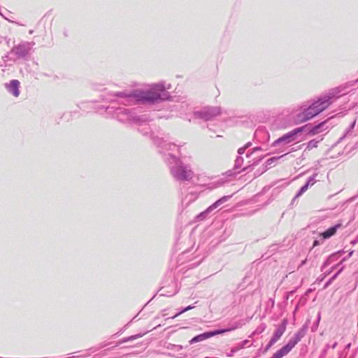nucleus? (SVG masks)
Instances as JSON below:
<instances>
[{"instance_id": "obj_47", "label": "nucleus", "mask_w": 358, "mask_h": 358, "mask_svg": "<svg viewBox=\"0 0 358 358\" xmlns=\"http://www.w3.org/2000/svg\"><path fill=\"white\" fill-rule=\"evenodd\" d=\"M250 167H251V166H248L247 167L243 168V171H247V170H248Z\"/></svg>"}, {"instance_id": "obj_39", "label": "nucleus", "mask_w": 358, "mask_h": 358, "mask_svg": "<svg viewBox=\"0 0 358 358\" xmlns=\"http://www.w3.org/2000/svg\"><path fill=\"white\" fill-rule=\"evenodd\" d=\"M174 348L176 349L177 351L181 350L183 348V347L180 345H174Z\"/></svg>"}, {"instance_id": "obj_8", "label": "nucleus", "mask_w": 358, "mask_h": 358, "mask_svg": "<svg viewBox=\"0 0 358 358\" xmlns=\"http://www.w3.org/2000/svg\"><path fill=\"white\" fill-rule=\"evenodd\" d=\"M308 125H304L303 127L295 128L288 133L284 134L281 137L278 138L277 140L272 143L271 145L273 147H276L280 144L286 145L292 143L296 140L297 134L301 133L303 130L308 129Z\"/></svg>"}, {"instance_id": "obj_36", "label": "nucleus", "mask_w": 358, "mask_h": 358, "mask_svg": "<svg viewBox=\"0 0 358 358\" xmlns=\"http://www.w3.org/2000/svg\"><path fill=\"white\" fill-rule=\"evenodd\" d=\"M308 185L307 183L304 184L301 188L300 189H301L303 192H305L308 188Z\"/></svg>"}, {"instance_id": "obj_12", "label": "nucleus", "mask_w": 358, "mask_h": 358, "mask_svg": "<svg viewBox=\"0 0 358 358\" xmlns=\"http://www.w3.org/2000/svg\"><path fill=\"white\" fill-rule=\"evenodd\" d=\"M287 322H288L287 319L284 318L282 320L281 323L278 326L276 330L275 331V332L273 333V335L272 336V337L271 338L275 343H276L285 333L286 328H287Z\"/></svg>"}, {"instance_id": "obj_24", "label": "nucleus", "mask_w": 358, "mask_h": 358, "mask_svg": "<svg viewBox=\"0 0 358 358\" xmlns=\"http://www.w3.org/2000/svg\"><path fill=\"white\" fill-rule=\"evenodd\" d=\"M355 124H356V120H354L351 123V124L349 126L348 129L346 130L345 134L341 138H340V140H342L343 138H345L349 135H351L352 131L354 129Z\"/></svg>"}, {"instance_id": "obj_17", "label": "nucleus", "mask_w": 358, "mask_h": 358, "mask_svg": "<svg viewBox=\"0 0 358 358\" xmlns=\"http://www.w3.org/2000/svg\"><path fill=\"white\" fill-rule=\"evenodd\" d=\"M232 195H228V196H224L217 200L215 203H213L212 205L209 206V208L211 209V210H214L218 207H220L221 205L229 201L231 198Z\"/></svg>"}, {"instance_id": "obj_40", "label": "nucleus", "mask_w": 358, "mask_h": 358, "mask_svg": "<svg viewBox=\"0 0 358 358\" xmlns=\"http://www.w3.org/2000/svg\"><path fill=\"white\" fill-rule=\"evenodd\" d=\"M262 150V148H261V147H259V146H258V147H255V148H254L252 150V151L253 152H255L259 151V150Z\"/></svg>"}, {"instance_id": "obj_43", "label": "nucleus", "mask_w": 358, "mask_h": 358, "mask_svg": "<svg viewBox=\"0 0 358 358\" xmlns=\"http://www.w3.org/2000/svg\"><path fill=\"white\" fill-rule=\"evenodd\" d=\"M254 152L251 150V151H249L247 154H246V157H250V156L253 154Z\"/></svg>"}, {"instance_id": "obj_50", "label": "nucleus", "mask_w": 358, "mask_h": 358, "mask_svg": "<svg viewBox=\"0 0 358 358\" xmlns=\"http://www.w3.org/2000/svg\"><path fill=\"white\" fill-rule=\"evenodd\" d=\"M350 346H351V344H350V343H348V344L346 345L345 348L348 349V348H350Z\"/></svg>"}, {"instance_id": "obj_41", "label": "nucleus", "mask_w": 358, "mask_h": 358, "mask_svg": "<svg viewBox=\"0 0 358 358\" xmlns=\"http://www.w3.org/2000/svg\"><path fill=\"white\" fill-rule=\"evenodd\" d=\"M252 145V143L251 142H248L243 147L245 148V149L247 150L248 148H250V146Z\"/></svg>"}, {"instance_id": "obj_31", "label": "nucleus", "mask_w": 358, "mask_h": 358, "mask_svg": "<svg viewBox=\"0 0 358 358\" xmlns=\"http://www.w3.org/2000/svg\"><path fill=\"white\" fill-rule=\"evenodd\" d=\"M320 313H318L317 314V321H315V322L314 323L313 326L312 327V331H314L315 329H317L318 325H319V322L320 321Z\"/></svg>"}, {"instance_id": "obj_23", "label": "nucleus", "mask_w": 358, "mask_h": 358, "mask_svg": "<svg viewBox=\"0 0 358 358\" xmlns=\"http://www.w3.org/2000/svg\"><path fill=\"white\" fill-rule=\"evenodd\" d=\"M182 355L183 357L185 358H195L199 355V350H192L190 352H187L185 354H180Z\"/></svg>"}, {"instance_id": "obj_22", "label": "nucleus", "mask_w": 358, "mask_h": 358, "mask_svg": "<svg viewBox=\"0 0 358 358\" xmlns=\"http://www.w3.org/2000/svg\"><path fill=\"white\" fill-rule=\"evenodd\" d=\"M212 212L211 209L208 207L204 211L200 213L197 216L196 219L198 220H203L206 218L208 215Z\"/></svg>"}, {"instance_id": "obj_6", "label": "nucleus", "mask_w": 358, "mask_h": 358, "mask_svg": "<svg viewBox=\"0 0 358 358\" xmlns=\"http://www.w3.org/2000/svg\"><path fill=\"white\" fill-rule=\"evenodd\" d=\"M240 326H241V324L239 323L236 322L231 327H229L227 329H216V330L210 331H206L201 334L195 336L189 341V343L190 345H192V344L198 343V342H201V341H205L208 338H210L214 336H217V335L222 334L225 332L235 330L236 329L238 328Z\"/></svg>"}, {"instance_id": "obj_11", "label": "nucleus", "mask_w": 358, "mask_h": 358, "mask_svg": "<svg viewBox=\"0 0 358 358\" xmlns=\"http://www.w3.org/2000/svg\"><path fill=\"white\" fill-rule=\"evenodd\" d=\"M327 120H324L322 122H320L314 126H312L310 124H308L307 125L309 126L308 129H304L303 131L306 133L307 135H316L319 133L326 130L327 127L324 128L325 124H327Z\"/></svg>"}, {"instance_id": "obj_33", "label": "nucleus", "mask_w": 358, "mask_h": 358, "mask_svg": "<svg viewBox=\"0 0 358 358\" xmlns=\"http://www.w3.org/2000/svg\"><path fill=\"white\" fill-rule=\"evenodd\" d=\"M303 193L304 192L301 189H299L296 194L295 195V196L293 198V200H296L298 197L301 196Z\"/></svg>"}, {"instance_id": "obj_14", "label": "nucleus", "mask_w": 358, "mask_h": 358, "mask_svg": "<svg viewBox=\"0 0 358 358\" xmlns=\"http://www.w3.org/2000/svg\"><path fill=\"white\" fill-rule=\"evenodd\" d=\"M243 163V158L241 156H238L235 160L234 166L232 170H229L226 172L227 176L235 177L240 171L235 172V171L239 169Z\"/></svg>"}, {"instance_id": "obj_45", "label": "nucleus", "mask_w": 358, "mask_h": 358, "mask_svg": "<svg viewBox=\"0 0 358 358\" xmlns=\"http://www.w3.org/2000/svg\"><path fill=\"white\" fill-rule=\"evenodd\" d=\"M337 345H338L337 342H335V343H334L331 346V348L332 349H335V348H336Z\"/></svg>"}, {"instance_id": "obj_21", "label": "nucleus", "mask_w": 358, "mask_h": 358, "mask_svg": "<svg viewBox=\"0 0 358 358\" xmlns=\"http://www.w3.org/2000/svg\"><path fill=\"white\" fill-rule=\"evenodd\" d=\"M143 336V334H136V335H134V336H129V337H127V338H124L122 340L119 341L117 344L118 345H121V344L124 343L126 342L134 341V340H135L136 338H141Z\"/></svg>"}, {"instance_id": "obj_32", "label": "nucleus", "mask_w": 358, "mask_h": 358, "mask_svg": "<svg viewBox=\"0 0 358 358\" xmlns=\"http://www.w3.org/2000/svg\"><path fill=\"white\" fill-rule=\"evenodd\" d=\"M329 348H330V346L329 344H327L326 345V348L322 351L321 355H320L319 358H325L326 352H327Z\"/></svg>"}, {"instance_id": "obj_29", "label": "nucleus", "mask_w": 358, "mask_h": 358, "mask_svg": "<svg viewBox=\"0 0 358 358\" xmlns=\"http://www.w3.org/2000/svg\"><path fill=\"white\" fill-rule=\"evenodd\" d=\"M265 329L266 325L264 324H262L257 327L254 334H261L265 330Z\"/></svg>"}, {"instance_id": "obj_48", "label": "nucleus", "mask_w": 358, "mask_h": 358, "mask_svg": "<svg viewBox=\"0 0 358 358\" xmlns=\"http://www.w3.org/2000/svg\"><path fill=\"white\" fill-rule=\"evenodd\" d=\"M353 252H354V251H353V250L350 251V252H349L348 255V257H350L352 255Z\"/></svg>"}, {"instance_id": "obj_5", "label": "nucleus", "mask_w": 358, "mask_h": 358, "mask_svg": "<svg viewBox=\"0 0 358 358\" xmlns=\"http://www.w3.org/2000/svg\"><path fill=\"white\" fill-rule=\"evenodd\" d=\"M169 158L170 171L172 176L177 180L189 181L193 176L194 172L189 165L185 164L178 157L172 153L168 154Z\"/></svg>"}, {"instance_id": "obj_18", "label": "nucleus", "mask_w": 358, "mask_h": 358, "mask_svg": "<svg viewBox=\"0 0 358 358\" xmlns=\"http://www.w3.org/2000/svg\"><path fill=\"white\" fill-rule=\"evenodd\" d=\"M232 195H228V196H224L217 200L215 203H213L212 205L209 206V208L211 209V210H214L218 207H220L221 205L229 201L231 198Z\"/></svg>"}, {"instance_id": "obj_35", "label": "nucleus", "mask_w": 358, "mask_h": 358, "mask_svg": "<svg viewBox=\"0 0 358 358\" xmlns=\"http://www.w3.org/2000/svg\"><path fill=\"white\" fill-rule=\"evenodd\" d=\"M341 271H342V268L339 269L337 273H336L330 279L332 281L334 280Z\"/></svg>"}, {"instance_id": "obj_7", "label": "nucleus", "mask_w": 358, "mask_h": 358, "mask_svg": "<svg viewBox=\"0 0 358 358\" xmlns=\"http://www.w3.org/2000/svg\"><path fill=\"white\" fill-rule=\"evenodd\" d=\"M221 113L220 107L205 106L199 110L194 111L193 115L195 118L201 119L203 121H208L218 116Z\"/></svg>"}, {"instance_id": "obj_49", "label": "nucleus", "mask_w": 358, "mask_h": 358, "mask_svg": "<svg viewBox=\"0 0 358 358\" xmlns=\"http://www.w3.org/2000/svg\"><path fill=\"white\" fill-rule=\"evenodd\" d=\"M64 36H65V37H67V36H68V33H67V31H64Z\"/></svg>"}, {"instance_id": "obj_44", "label": "nucleus", "mask_w": 358, "mask_h": 358, "mask_svg": "<svg viewBox=\"0 0 358 358\" xmlns=\"http://www.w3.org/2000/svg\"><path fill=\"white\" fill-rule=\"evenodd\" d=\"M357 242H358V239L357 238V239L352 240L350 243L354 245L357 244Z\"/></svg>"}, {"instance_id": "obj_46", "label": "nucleus", "mask_w": 358, "mask_h": 358, "mask_svg": "<svg viewBox=\"0 0 358 358\" xmlns=\"http://www.w3.org/2000/svg\"><path fill=\"white\" fill-rule=\"evenodd\" d=\"M261 159H262V158H260V159H258L257 161L255 162L252 164V166H255V165H257Z\"/></svg>"}, {"instance_id": "obj_37", "label": "nucleus", "mask_w": 358, "mask_h": 358, "mask_svg": "<svg viewBox=\"0 0 358 358\" xmlns=\"http://www.w3.org/2000/svg\"><path fill=\"white\" fill-rule=\"evenodd\" d=\"M332 282V280L331 279H329L324 285V288H327L328 287V286H329L331 285V283Z\"/></svg>"}, {"instance_id": "obj_19", "label": "nucleus", "mask_w": 358, "mask_h": 358, "mask_svg": "<svg viewBox=\"0 0 358 358\" xmlns=\"http://www.w3.org/2000/svg\"><path fill=\"white\" fill-rule=\"evenodd\" d=\"M323 138L322 136H318L317 138L310 140L306 144V150H310L315 148L318 146V143L322 141Z\"/></svg>"}, {"instance_id": "obj_38", "label": "nucleus", "mask_w": 358, "mask_h": 358, "mask_svg": "<svg viewBox=\"0 0 358 358\" xmlns=\"http://www.w3.org/2000/svg\"><path fill=\"white\" fill-rule=\"evenodd\" d=\"M320 244V241L315 240L314 242H313V247H316V246L319 245Z\"/></svg>"}, {"instance_id": "obj_28", "label": "nucleus", "mask_w": 358, "mask_h": 358, "mask_svg": "<svg viewBox=\"0 0 358 358\" xmlns=\"http://www.w3.org/2000/svg\"><path fill=\"white\" fill-rule=\"evenodd\" d=\"M317 176V173H314L313 176L308 178V180L306 183L308 185V186H312L316 182V176Z\"/></svg>"}, {"instance_id": "obj_4", "label": "nucleus", "mask_w": 358, "mask_h": 358, "mask_svg": "<svg viewBox=\"0 0 358 358\" xmlns=\"http://www.w3.org/2000/svg\"><path fill=\"white\" fill-rule=\"evenodd\" d=\"M34 44V42L21 41L14 45L11 50L2 57L3 63L2 65L10 66L17 59L27 60Z\"/></svg>"}, {"instance_id": "obj_54", "label": "nucleus", "mask_w": 358, "mask_h": 358, "mask_svg": "<svg viewBox=\"0 0 358 358\" xmlns=\"http://www.w3.org/2000/svg\"><path fill=\"white\" fill-rule=\"evenodd\" d=\"M253 358H256V357H253Z\"/></svg>"}, {"instance_id": "obj_2", "label": "nucleus", "mask_w": 358, "mask_h": 358, "mask_svg": "<svg viewBox=\"0 0 358 358\" xmlns=\"http://www.w3.org/2000/svg\"><path fill=\"white\" fill-rule=\"evenodd\" d=\"M341 92L340 87L332 89L329 93L321 96L308 108L296 114L295 120L297 122H304L316 116L331 104V99L338 98Z\"/></svg>"}, {"instance_id": "obj_25", "label": "nucleus", "mask_w": 358, "mask_h": 358, "mask_svg": "<svg viewBox=\"0 0 358 358\" xmlns=\"http://www.w3.org/2000/svg\"><path fill=\"white\" fill-rule=\"evenodd\" d=\"M196 199V196L194 194H189L185 196V199H182V204H185L187 206L192 201H194Z\"/></svg>"}, {"instance_id": "obj_20", "label": "nucleus", "mask_w": 358, "mask_h": 358, "mask_svg": "<svg viewBox=\"0 0 358 358\" xmlns=\"http://www.w3.org/2000/svg\"><path fill=\"white\" fill-rule=\"evenodd\" d=\"M284 155H281L280 157H271L269 158L268 159L266 160V163H265V168L264 169V170L262 171V172H264L266 171V170H268V169L271 168L273 164L281 157H282Z\"/></svg>"}, {"instance_id": "obj_15", "label": "nucleus", "mask_w": 358, "mask_h": 358, "mask_svg": "<svg viewBox=\"0 0 358 358\" xmlns=\"http://www.w3.org/2000/svg\"><path fill=\"white\" fill-rule=\"evenodd\" d=\"M341 226H342V224L341 223H338V224H335L334 226H332V227H329V229H327V230H325L324 232H322L320 234V236L324 239L329 238L336 233L337 230L338 229H340L341 227Z\"/></svg>"}, {"instance_id": "obj_27", "label": "nucleus", "mask_w": 358, "mask_h": 358, "mask_svg": "<svg viewBox=\"0 0 358 358\" xmlns=\"http://www.w3.org/2000/svg\"><path fill=\"white\" fill-rule=\"evenodd\" d=\"M194 306H187L186 308H182L181 310H180L178 313H176V315H174L173 316L171 317L170 318L171 319H174L176 317H177L178 316H179L180 314L182 313H184L189 310H192V308H194Z\"/></svg>"}, {"instance_id": "obj_51", "label": "nucleus", "mask_w": 358, "mask_h": 358, "mask_svg": "<svg viewBox=\"0 0 358 358\" xmlns=\"http://www.w3.org/2000/svg\"><path fill=\"white\" fill-rule=\"evenodd\" d=\"M346 260V258H343L341 262L340 263H342L343 261H345Z\"/></svg>"}, {"instance_id": "obj_10", "label": "nucleus", "mask_w": 358, "mask_h": 358, "mask_svg": "<svg viewBox=\"0 0 358 358\" xmlns=\"http://www.w3.org/2000/svg\"><path fill=\"white\" fill-rule=\"evenodd\" d=\"M153 143L162 149L160 152L166 153V151H174L178 150V146L174 143H171L165 141L163 138L155 136L152 138Z\"/></svg>"}, {"instance_id": "obj_13", "label": "nucleus", "mask_w": 358, "mask_h": 358, "mask_svg": "<svg viewBox=\"0 0 358 358\" xmlns=\"http://www.w3.org/2000/svg\"><path fill=\"white\" fill-rule=\"evenodd\" d=\"M6 88L14 96L17 97L20 94V82L17 80H12L9 83L6 84Z\"/></svg>"}, {"instance_id": "obj_30", "label": "nucleus", "mask_w": 358, "mask_h": 358, "mask_svg": "<svg viewBox=\"0 0 358 358\" xmlns=\"http://www.w3.org/2000/svg\"><path fill=\"white\" fill-rule=\"evenodd\" d=\"M275 343L273 341L270 339V341H268V344L266 345V346L265 347L264 350H263V353L266 352Z\"/></svg>"}, {"instance_id": "obj_42", "label": "nucleus", "mask_w": 358, "mask_h": 358, "mask_svg": "<svg viewBox=\"0 0 358 358\" xmlns=\"http://www.w3.org/2000/svg\"><path fill=\"white\" fill-rule=\"evenodd\" d=\"M306 261H307V259H304V260H303V261L301 262V264H299V268L302 267L303 265H305V264H306Z\"/></svg>"}, {"instance_id": "obj_53", "label": "nucleus", "mask_w": 358, "mask_h": 358, "mask_svg": "<svg viewBox=\"0 0 358 358\" xmlns=\"http://www.w3.org/2000/svg\"><path fill=\"white\" fill-rule=\"evenodd\" d=\"M33 33V31H29V34H32Z\"/></svg>"}, {"instance_id": "obj_26", "label": "nucleus", "mask_w": 358, "mask_h": 358, "mask_svg": "<svg viewBox=\"0 0 358 358\" xmlns=\"http://www.w3.org/2000/svg\"><path fill=\"white\" fill-rule=\"evenodd\" d=\"M143 123H141V124L139 125L142 126V128H139L138 131L142 133L143 135H147L150 133V129L146 124H145V125H143Z\"/></svg>"}, {"instance_id": "obj_34", "label": "nucleus", "mask_w": 358, "mask_h": 358, "mask_svg": "<svg viewBox=\"0 0 358 358\" xmlns=\"http://www.w3.org/2000/svg\"><path fill=\"white\" fill-rule=\"evenodd\" d=\"M246 149L245 148H244L243 146L240 148L238 150V154L239 155H243L245 152Z\"/></svg>"}, {"instance_id": "obj_1", "label": "nucleus", "mask_w": 358, "mask_h": 358, "mask_svg": "<svg viewBox=\"0 0 358 358\" xmlns=\"http://www.w3.org/2000/svg\"><path fill=\"white\" fill-rule=\"evenodd\" d=\"M171 89V85H166L165 82L152 85L150 90H134L129 92H117L115 96L120 99V103L124 105L135 103L155 104L161 101L169 100L171 96L166 90Z\"/></svg>"}, {"instance_id": "obj_52", "label": "nucleus", "mask_w": 358, "mask_h": 358, "mask_svg": "<svg viewBox=\"0 0 358 358\" xmlns=\"http://www.w3.org/2000/svg\"><path fill=\"white\" fill-rule=\"evenodd\" d=\"M0 15H1L2 17H3L5 19H6V17H4V15H3L1 12H0Z\"/></svg>"}, {"instance_id": "obj_16", "label": "nucleus", "mask_w": 358, "mask_h": 358, "mask_svg": "<svg viewBox=\"0 0 358 358\" xmlns=\"http://www.w3.org/2000/svg\"><path fill=\"white\" fill-rule=\"evenodd\" d=\"M344 253V251L343 250H340L336 253H334L332 255H331L327 259V260L323 263V265L322 266V269H323L324 268L328 266L329 264H331V263L336 262L338 260L339 256L341 255V254H343Z\"/></svg>"}, {"instance_id": "obj_9", "label": "nucleus", "mask_w": 358, "mask_h": 358, "mask_svg": "<svg viewBox=\"0 0 358 358\" xmlns=\"http://www.w3.org/2000/svg\"><path fill=\"white\" fill-rule=\"evenodd\" d=\"M310 320H307L300 329L292 337L284 346L290 352L299 342L306 336L308 329Z\"/></svg>"}, {"instance_id": "obj_3", "label": "nucleus", "mask_w": 358, "mask_h": 358, "mask_svg": "<svg viewBox=\"0 0 358 358\" xmlns=\"http://www.w3.org/2000/svg\"><path fill=\"white\" fill-rule=\"evenodd\" d=\"M106 111L122 123L140 125L141 123H145L148 121L146 115H137L133 110L122 106H116L113 104L108 106Z\"/></svg>"}]
</instances>
